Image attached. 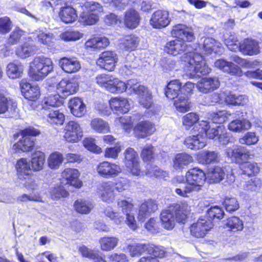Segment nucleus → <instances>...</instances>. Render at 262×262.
I'll list each match as a JSON object with an SVG mask.
<instances>
[{"instance_id": "nucleus-53", "label": "nucleus", "mask_w": 262, "mask_h": 262, "mask_svg": "<svg viewBox=\"0 0 262 262\" xmlns=\"http://www.w3.org/2000/svg\"><path fill=\"white\" fill-rule=\"evenodd\" d=\"M135 57L132 53L127 54L124 65L122 66L121 70L127 75H130L137 68V64L134 62Z\"/></svg>"}, {"instance_id": "nucleus-32", "label": "nucleus", "mask_w": 262, "mask_h": 262, "mask_svg": "<svg viewBox=\"0 0 262 262\" xmlns=\"http://www.w3.org/2000/svg\"><path fill=\"white\" fill-rule=\"evenodd\" d=\"M15 167L20 179H26L32 174V169L30 165V161L26 158L18 160Z\"/></svg>"}, {"instance_id": "nucleus-36", "label": "nucleus", "mask_w": 262, "mask_h": 262, "mask_svg": "<svg viewBox=\"0 0 262 262\" xmlns=\"http://www.w3.org/2000/svg\"><path fill=\"white\" fill-rule=\"evenodd\" d=\"M225 176V173L223 168L214 166L209 169L207 176H206V179L210 184L216 183L222 181Z\"/></svg>"}, {"instance_id": "nucleus-43", "label": "nucleus", "mask_w": 262, "mask_h": 262, "mask_svg": "<svg viewBox=\"0 0 262 262\" xmlns=\"http://www.w3.org/2000/svg\"><path fill=\"white\" fill-rule=\"evenodd\" d=\"M91 128L95 132L100 134H105L110 132L109 124L101 118H95L90 122Z\"/></svg>"}, {"instance_id": "nucleus-60", "label": "nucleus", "mask_w": 262, "mask_h": 262, "mask_svg": "<svg viewBox=\"0 0 262 262\" xmlns=\"http://www.w3.org/2000/svg\"><path fill=\"white\" fill-rule=\"evenodd\" d=\"M258 140V136L256 135L255 133L249 132L239 139V142L241 144L250 146L256 144Z\"/></svg>"}, {"instance_id": "nucleus-57", "label": "nucleus", "mask_w": 262, "mask_h": 262, "mask_svg": "<svg viewBox=\"0 0 262 262\" xmlns=\"http://www.w3.org/2000/svg\"><path fill=\"white\" fill-rule=\"evenodd\" d=\"M241 169L243 173L248 176L255 175L259 171V168L256 163L246 162L242 163L241 165Z\"/></svg>"}, {"instance_id": "nucleus-1", "label": "nucleus", "mask_w": 262, "mask_h": 262, "mask_svg": "<svg viewBox=\"0 0 262 262\" xmlns=\"http://www.w3.org/2000/svg\"><path fill=\"white\" fill-rule=\"evenodd\" d=\"M195 52H188L181 58L184 62V70L190 78H195L209 74L211 69L206 64L200 54H209L212 52L220 53L222 51L221 44L212 38H205L203 43L195 49Z\"/></svg>"}, {"instance_id": "nucleus-12", "label": "nucleus", "mask_w": 262, "mask_h": 262, "mask_svg": "<svg viewBox=\"0 0 262 262\" xmlns=\"http://www.w3.org/2000/svg\"><path fill=\"white\" fill-rule=\"evenodd\" d=\"M171 21L169 12L165 10H157L151 16L150 25L155 29H160L168 26Z\"/></svg>"}, {"instance_id": "nucleus-4", "label": "nucleus", "mask_w": 262, "mask_h": 262, "mask_svg": "<svg viewBox=\"0 0 262 262\" xmlns=\"http://www.w3.org/2000/svg\"><path fill=\"white\" fill-rule=\"evenodd\" d=\"M187 205L176 204L161 213L162 226L168 230H172L176 222L184 223L187 219Z\"/></svg>"}, {"instance_id": "nucleus-49", "label": "nucleus", "mask_w": 262, "mask_h": 262, "mask_svg": "<svg viewBox=\"0 0 262 262\" xmlns=\"http://www.w3.org/2000/svg\"><path fill=\"white\" fill-rule=\"evenodd\" d=\"M98 14L82 10L79 18V21L84 25H92L99 20Z\"/></svg>"}, {"instance_id": "nucleus-20", "label": "nucleus", "mask_w": 262, "mask_h": 262, "mask_svg": "<svg viewBox=\"0 0 262 262\" xmlns=\"http://www.w3.org/2000/svg\"><path fill=\"white\" fill-rule=\"evenodd\" d=\"M59 65L64 72L68 74L77 72L81 69L80 62L75 57H62L59 61Z\"/></svg>"}, {"instance_id": "nucleus-6", "label": "nucleus", "mask_w": 262, "mask_h": 262, "mask_svg": "<svg viewBox=\"0 0 262 262\" xmlns=\"http://www.w3.org/2000/svg\"><path fill=\"white\" fill-rule=\"evenodd\" d=\"M39 133L37 130L34 128H29L24 130L22 137L13 145V149L17 152L31 151L34 145V137Z\"/></svg>"}, {"instance_id": "nucleus-52", "label": "nucleus", "mask_w": 262, "mask_h": 262, "mask_svg": "<svg viewBox=\"0 0 262 262\" xmlns=\"http://www.w3.org/2000/svg\"><path fill=\"white\" fill-rule=\"evenodd\" d=\"M63 161V157L62 154L55 151L52 153L48 159L49 167L53 169H57L61 165Z\"/></svg>"}, {"instance_id": "nucleus-9", "label": "nucleus", "mask_w": 262, "mask_h": 262, "mask_svg": "<svg viewBox=\"0 0 262 262\" xmlns=\"http://www.w3.org/2000/svg\"><path fill=\"white\" fill-rule=\"evenodd\" d=\"M79 88V83L75 78L64 79L57 85V93L62 97H67L76 93Z\"/></svg>"}, {"instance_id": "nucleus-30", "label": "nucleus", "mask_w": 262, "mask_h": 262, "mask_svg": "<svg viewBox=\"0 0 262 262\" xmlns=\"http://www.w3.org/2000/svg\"><path fill=\"white\" fill-rule=\"evenodd\" d=\"M193 162V158L190 155L185 153L177 154L172 160V166L174 169L182 171Z\"/></svg>"}, {"instance_id": "nucleus-35", "label": "nucleus", "mask_w": 262, "mask_h": 262, "mask_svg": "<svg viewBox=\"0 0 262 262\" xmlns=\"http://www.w3.org/2000/svg\"><path fill=\"white\" fill-rule=\"evenodd\" d=\"M140 20L141 17L139 13L135 9H130L125 12L124 22L126 27L130 29L137 28Z\"/></svg>"}, {"instance_id": "nucleus-13", "label": "nucleus", "mask_w": 262, "mask_h": 262, "mask_svg": "<svg viewBox=\"0 0 262 262\" xmlns=\"http://www.w3.org/2000/svg\"><path fill=\"white\" fill-rule=\"evenodd\" d=\"M118 60V56L115 52L107 51L100 55L97 64L106 70L112 71L114 69Z\"/></svg>"}, {"instance_id": "nucleus-23", "label": "nucleus", "mask_w": 262, "mask_h": 262, "mask_svg": "<svg viewBox=\"0 0 262 262\" xmlns=\"http://www.w3.org/2000/svg\"><path fill=\"white\" fill-rule=\"evenodd\" d=\"M158 209L157 204L155 201L149 199L142 203L139 207L138 220L143 222L151 213Z\"/></svg>"}, {"instance_id": "nucleus-38", "label": "nucleus", "mask_w": 262, "mask_h": 262, "mask_svg": "<svg viewBox=\"0 0 262 262\" xmlns=\"http://www.w3.org/2000/svg\"><path fill=\"white\" fill-rule=\"evenodd\" d=\"M198 160L200 163L205 165L217 162L219 160V153L213 151L203 150L198 154Z\"/></svg>"}, {"instance_id": "nucleus-25", "label": "nucleus", "mask_w": 262, "mask_h": 262, "mask_svg": "<svg viewBox=\"0 0 262 262\" xmlns=\"http://www.w3.org/2000/svg\"><path fill=\"white\" fill-rule=\"evenodd\" d=\"M109 103L112 110L116 114L126 113L130 108V104L128 100L121 97L112 98Z\"/></svg>"}, {"instance_id": "nucleus-14", "label": "nucleus", "mask_w": 262, "mask_h": 262, "mask_svg": "<svg viewBox=\"0 0 262 262\" xmlns=\"http://www.w3.org/2000/svg\"><path fill=\"white\" fill-rule=\"evenodd\" d=\"M214 66L217 69L230 75L236 77H241L243 75V71L239 66L224 59L215 60Z\"/></svg>"}, {"instance_id": "nucleus-41", "label": "nucleus", "mask_w": 262, "mask_h": 262, "mask_svg": "<svg viewBox=\"0 0 262 262\" xmlns=\"http://www.w3.org/2000/svg\"><path fill=\"white\" fill-rule=\"evenodd\" d=\"M24 71L23 66L18 61L9 63L7 67L6 73L8 76L11 79L20 77Z\"/></svg>"}, {"instance_id": "nucleus-27", "label": "nucleus", "mask_w": 262, "mask_h": 262, "mask_svg": "<svg viewBox=\"0 0 262 262\" xmlns=\"http://www.w3.org/2000/svg\"><path fill=\"white\" fill-rule=\"evenodd\" d=\"M63 180L66 181V184H70L76 188H80L82 182L79 179V172L76 169L66 168L61 173Z\"/></svg>"}, {"instance_id": "nucleus-46", "label": "nucleus", "mask_w": 262, "mask_h": 262, "mask_svg": "<svg viewBox=\"0 0 262 262\" xmlns=\"http://www.w3.org/2000/svg\"><path fill=\"white\" fill-rule=\"evenodd\" d=\"M225 228L233 232L241 231L244 228V222L238 217L232 216L227 219Z\"/></svg>"}, {"instance_id": "nucleus-42", "label": "nucleus", "mask_w": 262, "mask_h": 262, "mask_svg": "<svg viewBox=\"0 0 262 262\" xmlns=\"http://www.w3.org/2000/svg\"><path fill=\"white\" fill-rule=\"evenodd\" d=\"M140 38L135 35H126L121 39V47L126 51H134L139 45Z\"/></svg>"}, {"instance_id": "nucleus-51", "label": "nucleus", "mask_w": 262, "mask_h": 262, "mask_svg": "<svg viewBox=\"0 0 262 262\" xmlns=\"http://www.w3.org/2000/svg\"><path fill=\"white\" fill-rule=\"evenodd\" d=\"M244 190L251 192H258L262 187V181L259 178H254L246 182Z\"/></svg>"}, {"instance_id": "nucleus-16", "label": "nucleus", "mask_w": 262, "mask_h": 262, "mask_svg": "<svg viewBox=\"0 0 262 262\" xmlns=\"http://www.w3.org/2000/svg\"><path fill=\"white\" fill-rule=\"evenodd\" d=\"M212 227V224L210 220L205 219H199L190 227V232L192 236L197 237H203Z\"/></svg>"}, {"instance_id": "nucleus-63", "label": "nucleus", "mask_w": 262, "mask_h": 262, "mask_svg": "<svg viewBox=\"0 0 262 262\" xmlns=\"http://www.w3.org/2000/svg\"><path fill=\"white\" fill-rule=\"evenodd\" d=\"M230 115L231 114L226 111H221L211 113L210 118L214 123L221 124L225 122Z\"/></svg>"}, {"instance_id": "nucleus-58", "label": "nucleus", "mask_w": 262, "mask_h": 262, "mask_svg": "<svg viewBox=\"0 0 262 262\" xmlns=\"http://www.w3.org/2000/svg\"><path fill=\"white\" fill-rule=\"evenodd\" d=\"M146 252L154 257H163L166 253L165 248L161 246H156L152 244H147Z\"/></svg>"}, {"instance_id": "nucleus-48", "label": "nucleus", "mask_w": 262, "mask_h": 262, "mask_svg": "<svg viewBox=\"0 0 262 262\" xmlns=\"http://www.w3.org/2000/svg\"><path fill=\"white\" fill-rule=\"evenodd\" d=\"M173 100L174 105L178 111L184 113L189 111L190 102L188 101V97L187 96L181 94V95Z\"/></svg>"}, {"instance_id": "nucleus-18", "label": "nucleus", "mask_w": 262, "mask_h": 262, "mask_svg": "<svg viewBox=\"0 0 262 262\" xmlns=\"http://www.w3.org/2000/svg\"><path fill=\"white\" fill-rule=\"evenodd\" d=\"M220 82L216 77H206L202 78L196 84L198 91L207 94L213 91L220 86Z\"/></svg>"}, {"instance_id": "nucleus-8", "label": "nucleus", "mask_w": 262, "mask_h": 262, "mask_svg": "<svg viewBox=\"0 0 262 262\" xmlns=\"http://www.w3.org/2000/svg\"><path fill=\"white\" fill-rule=\"evenodd\" d=\"M82 136V129L77 122L70 121L66 124L63 138L67 142H78L81 139Z\"/></svg>"}, {"instance_id": "nucleus-5", "label": "nucleus", "mask_w": 262, "mask_h": 262, "mask_svg": "<svg viewBox=\"0 0 262 262\" xmlns=\"http://www.w3.org/2000/svg\"><path fill=\"white\" fill-rule=\"evenodd\" d=\"M53 70V63L51 59L44 56H39L35 57L30 63L29 75L32 79L40 81Z\"/></svg>"}, {"instance_id": "nucleus-44", "label": "nucleus", "mask_w": 262, "mask_h": 262, "mask_svg": "<svg viewBox=\"0 0 262 262\" xmlns=\"http://www.w3.org/2000/svg\"><path fill=\"white\" fill-rule=\"evenodd\" d=\"M165 93L168 99L172 100L181 95V83L179 80L170 81L167 85Z\"/></svg>"}, {"instance_id": "nucleus-50", "label": "nucleus", "mask_w": 262, "mask_h": 262, "mask_svg": "<svg viewBox=\"0 0 262 262\" xmlns=\"http://www.w3.org/2000/svg\"><path fill=\"white\" fill-rule=\"evenodd\" d=\"M16 106L15 102L0 92V114H4L9 110L11 111Z\"/></svg>"}, {"instance_id": "nucleus-47", "label": "nucleus", "mask_w": 262, "mask_h": 262, "mask_svg": "<svg viewBox=\"0 0 262 262\" xmlns=\"http://www.w3.org/2000/svg\"><path fill=\"white\" fill-rule=\"evenodd\" d=\"M119 239L114 236H104L99 239L100 248L103 251H110L117 245Z\"/></svg>"}, {"instance_id": "nucleus-29", "label": "nucleus", "mask_w": 262, "mask_h": 262, "mask_svg": "<svg viewBox=\"0 0 262 262\" xmlns=\"http://www.w3.org/2000/svg\"><path fill=\"white\" fill-rule=\"evenodd\" d=\"M114 182L108 181L101 184L98 188V192L103 201L112 202L115 197Z\"/></svg>"}, {"instance_id": "nucleus-24", "label": "nucleus", "mask_w": 262, "mask_h": 262, "mask_svg": "<svg viewBox=\"0 0 262 262\" xmlns=\"http://www.w3.org/2000/svg\"><path fill=\"white\" fill-rule=\"evenodd\" d=\"M238 50L244 55L250 56L257 55L260 52L258 42L249 38L245 39L239 43Z\"/></svg>"}, {"instance_id": "nucleus-2", "label": "nucleus", "mask_w": 262, "mask_h": 262, "mask_svg": "<svg viewBox=\"0 0 262 262\" xmlns=\"http://www.w3.org/2000/svg\"><path fill=\"white\" fill-rule=\"evenodd\" d=\"M107 85V91L113 93H122L126 92L128 94L135 93L139 96V103L144 107L152 108L153 102L151 94L147 88L138 84L135 79H130L126 82L113 78L112 82Z\"/></svg>"}, {"instance_id": "nucleus-19", "label": "nucleus", "mask_w": 262, "mask_h": 262, "mask_svg": "<svg viewBox=\"0 0 262 262\" xmlns=\"http://www.w3.org/2000/svg\"><path fill=\"white\" fill-rule=\"evenodd\" d=\"M196 135H193L187 137L184 142V145L188 148L197 150L204 147L207 144V139L205 136L201 133Z\"/></svg>"}, {"instance_id": "nucleus-56", "label": "nucleus", "mask_w": 262, "mask_h": 262, "mask_svg": "<svg viewBox=\"0 0 262 262\" xmlns=\"http://www.w3.org/2000/svg\"><path fill=\"white\" fill-rule=\"evenodd\" d=\"M127 250L132 257H138L147 251V244H135L128 246Z\"/></svg>"}, {"instance_id": "nucleus-28", "label": "nucleus", "mask_w": 262, "mask_h": 262, "mask_svg": "<svg viewBox=\"0 0 262 262\" xmlns=\"http://www.w3.org/2000/svg\"><path fill=\"white\" fill-rule=\"evenodd\" d=\"M36 46L32 43L30 37L26 39V41L16 49V55L21 58H26L35 54Z\"/></svg>"}, {"instance_id": "nucleus-64", "label": "nucleus", "mask_w": 262, "mask_h": 262, "mask_svg": "<svg viewBox=\"0 0 262 262\" xmlns=\"http://www.w3.org/2000/svg\"><path fill=\"white\" fill-rule=\"evenodd\" d=\"M24 34L25 32L24 31L19 28H15L9 35L7 43L11 45L17 44Z\"/></svg>"}, {"instance_id": "nucleus-54", "label": "nucleus", "mask_w": 262, "mask_h": 262, "mask_svg": "<svg viewBox=\"0 0 262 262\" xmlns=\"http://www.w3.org/2000/svg\"><path fill=\"white\" fill-rule=\"evenodd\" d=\"M146 168V175L150 177L165 178L168 176V173L167 171L162 170L158 166L152 165L149 163L147 164Z\"/></svg>"}, {"instance_id": "nucleus-62", "label": "nucleus", "mask_w": 262, "mask_h": 262, "mask_svg": "<svg viewBox=\"0 0 262 262\" xmlns=\"http://www.w3.org/2000/svg\"><path fill=\"white\" fill-rule=\"evenodd\" d=\"M50 193L53 200H58L69 195V192L62 186H57L51 188Z\"/></svg>"}, {"instance_id": "nucleus-55", "label": "nucleus", "mask_w": 262, "mask_h": 262, "mask_svg": "<svg viewBox=\"0 0 262 262\" xmlns=\"http://www.w3.org/2000/svg\"><path fill=\"white\" fill-rule=\"evenodd\" d=\"M36 34L40 43L49 47L53 46L54 37L52 33L39 30Z\"/></svg>"}, {"instance_id": "nucleus-31", "label": "nucleus", "mask_w": 262, "mask_h": 262, "mask_svg": "<svg viewBox=\"0 0 262 262\" xmlns=\"http://www.w3.org/2000/svg\"><path fill=\"white\" fill-rule=\"evenodd\" d=\"M42 117L52 125H61L63 124L65 117L58 110H52L41 113Z\"/></svg>"}, {"instance_id": "nucleus-3", "label": "nucleus", "mask_w": 262, "mask_h": 262, "mask_svg": "<svg viewBox=\"0 0 262 262\" xmlns=\"http://www.w3.org/2000/svg\"><path fill=\"white\" fill-rule=\"evenodd\" d=\"M186 183L185 185L176 188L175 193L183 198H189L193 193L202 190L206 180V175L200 168L190 169L185 173Z\"/></svg>"}, {"instance_id": "nucleus-34", "label": "nucleus", "mask_w": 262, "mask_h": 262, "mask_svg": "<svg viewBox=\"0 0 262 262\" xmlns=\"http://www.w3.org/2000/svg\"><path fill=\"white\" fill-rule=\"evenodd\" d=\"M251 126V123L248 120L243 118L231 121L228 125V128L231 132L239 133L249 129Z\"/></svg>"}, {"instance_id": "nucleus-37", "label": "nucleus", "mask_w": 262, "mask_h": 262, "mask_svg": "<svg viewBox=\"0 0 262 262\" xmlns=\"http://www.w3.org/2000/svg\"><path fill=\"white\" fill-rule=\"evenodd\" d=\"M73 207L77 213L87 214L91 212L94 205L91 201L80 199L74 202Z\"/></svg>"}, {"instance_id": "nucleus-21", "label": "nucleus", "mask_w": 262, "mask_h": 262, "mask_svg": "<svg viewBox=\"0 0 262 262\" xmlns=\"http://www.w3.org/2000/svg\"><path fill=\"white\" fill-rule=\"evenodd\" d=\"M155 130V125L147 121L139 122L134 129L135 136L140 138H144L152 135Z\"/></svg>"}, {"instance_id": "nucleus-15", "label": "nucleus", "mask_w": 262, "mask_h": 262, "mask_svg": "<svg viewBox=\"0 0 262 262\" xmlns=\"http://www.w3.org/2000/svg\"><path fill=\"white\" fill-rule=\"evenodd\" d=\"M60 96L58 94L51 95L44 97L37 106L36 110L40 113L54 110L53 108L58 107L62 104Z\"/></svg>"}, {"instance_id": "nucleus-10", "label": "nucleus", "mask_w": 262, "mask_h": 262, "mask_svg": "<svg viewBox=\"0 0 262 262\" xmlns=\"http://www.w3.org/2000/svg\"><path fill=\"white\" fill-rule=\"evenodd\" d=\"M97 171L101 177L110 178L117 176L121 172L122 169L115 163L104 161L98 165Z\"/></svg>"}, {"instance_id": "nucleus-39", "label": "nucleus", "mask_w": 262, "mask_h": 262, "mask_svg": "<svg viewBox=\"0 0 262 262\" xmlns=\"http://www.w3.org/2000/svg\"><path fill=\"white\" fill-rule=\"evenodd\" d=\"M59 16L61 21L66 24L72 23L77 18L76 11L70 6L62 8L59 12Z\"/></svg>"}, {"instance_id": "nucleus-11", "label": "nucleus", "mask_w": 262, "mask_h": 262, "mask_svg": "<svg viewBox=\"0 0 262 262\" xmlns=\"http://www.w3.org/2000/svg\"><path fill=\"white\" fill-rule=\"evenodd\" d=\"M225 154L231 161L241 163L248 159L249 152L241 146L234 145L225 149Z\"/></svg>"}, {"instance_id": "nucleus-40", "label": "nucleus", "mask_w": 262, "mask_h": 262, "mask_svg": "<svg viewBox=\"0 0 262 262\" xmlns=\"http://www.w3.org/2000/svg\"><path fill=\"white\" fill-rule=\"evenodd\" d=\"M78 251L83 257L91 259L94 262H106L98 251L90 249L83 245L79 247Z\"/></svg>"}, {"instance_id": "nucleus-33", "label": "nucleus", "mask_w": 262, "mask_h": 262, "mask_svg": "<svg viewBox=\"0 0 262 262\" xmlns=\"http://www.w3.org/2000/svg\"><path fill=\"white\" fill-rule=\"evenodd\" d=\"M69 107L71 113L75 117H82L86 113L85 105L79 98L71 99L69 102Z\"/></svg>"}, {"instance_id": "nucleus-45", "label": "nucleus", "mask_w": 262, "mask_h": 262, "mask_svg": "<svg viewBox=\"0 0 262 262\" xmlns=\"http://www.w3.org/2000/svg\"><path fill=\"white\" fill-rule=\"evenodd\" d=\"M45 162V155L43 152L37 151L34 152L31 158V168L34 171L42 170Z\"/></svg>"}, {"instance_id": "nucleus-7", "label": "nucleus", "mask_w": 262, "mask_h": 262, "mask_svg": "<svg viewBox=\"0 0 262 262\" xmlns=\"http://www.w3.org/2000/svg\"><path fill=\"white\" fill-rule=\"evenodd\" d=\"M20 86L21 92L24 97L29 100V105L33 110H36L38 105L36 100H37L40 96V89L37 85H31L29 83L25 80H21Z\"/></svg>"}, {"instance_id": "nucleus-22", "label": "nucleus", "mask_w": 262, "mask_h": 262, "mask_svg": "<svg viewBox=\"0 0 262 262\" xmlns=\"http://www.w3.org/2000/svg\"><path fill=\"white\" fill-rule=\"evenodd\" d=\"M200 133L203 134L207 139V137L210 139H213L217 137L219 132H222V129L224 130L223 125H218L215 127H211L209 123L207 121L202 120L199 123Z\"/></svg>"}, {"instance_id": "nucleus-61", "label": "nucleus", "mask_w": 262, "mask_h": 262, "mask_svg": "<svg viewBox=\"0 0 262 262\" xmlns=\"http://www.w3.org/2000/svg\"><path fill=\"white\" fill-rule=\"evenodd\" d=\"M82 10L99 14L103 11L102 6L97 2H87L81 6Z\"/></svg>"}, {"instance_id": "nucleus-26", "label": "nucleus", "mask_w": 262, "mask_h": 262, "mask_svg": "<svg viewBox=\"0 0 262 262\" xmlns=\"http://www.w3.org/2000/svg\"><path fill=\"white\" fill-rule=\"evenodd\" d=\"M186 43L179 39H175L167 42L164 46V51L169 54L176 56L187 50Z\"/></svg>"}, {"instance_id": "nucleus-59", "label": "nucleus", "mask_w": 262, "mask_h": 262, "mask_svg": "<svg viewBox=\"0 0 262 262\" xmlns=\"http://www.w3.org/2000/svg\"><path fill=\"white\" fill-rule=\"evenodd\" d=\"M104 213L106 216L112 220L116 225H121L124 221V217L121 215L119 212L114 211L110 207L106 208L104 211Z\"/></svg>"}, {"instance_id": "nucleus-17", "label": "nucleus", "mask_w": 262, "mask_h": 262, "mask_svg": "<svg viewBox=\"0 0 262 262\" xmlns=\"http://www.w3.org/2000/svg\"><path fill=\"white\" fill-rule=\"evenodd\" d=\"M171 34L173 37L178 38L183 41H192L194 39L192 30L182 24L173 26Z\"/></svg>"}]
</instances>
